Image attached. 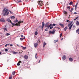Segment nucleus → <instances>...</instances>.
I'll use <instances>...</instances> for the list:
<instances>
[{"instance_id": "31", "label": "nucleus", "mask_w": 79, "mask_h": 79, "mask_svg": "<svg viewBox=\"0 0 79 79\" xmlns=\"http://www.w3.org/2000/svg\"><path fill=\"white\" fill-rule=\"evenodd\" d=\"M73 2H71L69 3V5H72V4H73Z\"/></svg>"}, {"instance_id": "56", "label": "nucleus", "mask_w": 79, "mask_h": 79, "mask_svg": "<svg viewBox=\"0 0 79 79\" xmlns=\"http://www.w3.org/2000/svg\"><path fill=\"white\" fill-rule=\"evenodd\" d=\"M1 54H2V52H0V55H1Z\"/></svg>"}, {"instance_id": "50", "label": "nucleus", "mask_w": 79, "mask_h": 79, "mask_svg": "<svg viewBox=\"0 0 79 79\" xmlns=\"http://www.w3.org/2000/svg\"><path fill=\"white\" fill-rule=\"evenodd\" d=\"M74 14H77V12H74Z\"/></svg>"}, {"instance_id": "1", "label": "nucleus", "mask_w": 79, "mask_h": 79, "mask_svg": "<svg viewBox=\"0 0 79 79\" xmlns=\"http://www.w3.org/2000/svg\"><path fill=\"white\" fill-rule=\"evenodd\" d=\"M7 21H8V22H10V23H11V24H12V27H13V26H17V25H18V24H20V22H19V23H16V24H15V23H12V22H11V20H10V18H8L7 19Z\"/></svg>"}, {"instance_id": "21", "label": "nucleus", "mask_w": 79, "mask_h": 79, "mask_svg": "<svg viewBox=\"0 0 79 79\" xmlns=\"http://www.w3.org/2000/svg\"><path fill=\"white\" fill-rule=\"evenodd\" d=\"M21 47H22L23 48V50H25V49H26V47H24L23 46H21Z\"/></svg>"}, {"instance_id": "22", "label": "nucleus", "mask_w": 79, "mask_h": 79, "mask_svg": "<svg viewBox=\"0 0 79 79\" xmlns=\"http://www.w3.org/2000/svg\"><path fill=\"white\" fill-rule=\"evenodd\" d=\"M10 18L11 19H15V17L14 16L10 17Z\"/></svg>"}, {"instance_id": "18", "label": "nucleus", "mask_w": 79, "mask_h": 79, "mask_svg": "<svg viewBox=\"0 0 79 79\" xmlns=\"http://www.w3.org/2000/svg\"><path fill=\"white\" fill-rule=\"evenodd\" d=\"M37 34H38V33L37 32V31H35V35H37Z\"/></svg>"}, {"instance_id": "39", "label": "nucleus", "mask_w": 79, "mask_h": 79, "mask_svg": "<svg viewBox=\"0 0 79 79\" xmlns=\"http://www.w3.org/2000/svg\"><path fill=\"white\" fill-rule=\"evenodd\" d=\"M55 25H56V24H53L52 25V26H55Z\"/></svg>"}, {"instance_id": "19", "label": "nucleus", "mask_w": 79, "mask_h": 79, "mask_svg": "<svg viewBox=\"0 0 79 79\" xmlns=\"http://www.w3.org/2000/svg\"><path fill=\"white\" fill-rule=\"evenodd\" d=\"M73 24H72L71 25L70 27H69V30H70V29H71V28H72V26H73Z\"/></svg>"}, {"instance_id": "46", "label": "nucleus", "mask_w": 79, "mask_h": 79, "mask_svg": "<svg viewBox=\"0 0 79 79\" xmlns=\"http://www.w3.org/2000/svg\"><path fill=\"white\" fill-rule=\"evenodd\" d=\"M73 27L74 28H75V27H76V26L75 25H73Z\"/></svg>"}, {"instance_id": "33", "label": "nucleus", "mask_w": 79, "mask_h": 79, "mask_svg": "<svg viewBox=\"0 0 79 79\" xmlns=\"http://www.w3.org/2000/svg\"><path fill=\"white\" fill-rule=\"evenodd\" d=\"M5 10H6V8H4L3 11V13H4V12L5 11Z\"/></svg>"}, {"instance_id": "47", "label": "nucleus", "mask_w": 79, "mask_h": 79, "mask_svg": "<svg viewBox=\"0 0 79 79\" xmlns=\"http://www.w3.org/2000/svg\"><path fill=\"white\" fill-rule=\"evenodd\" d=\"M77 9V7H76V6H75V10H76Z\"/></svg>"}, {"instance_id": "49", "label": "nucleus", "mask_w": 79, "mask_h": 79, "mask_svg": "<svg viewBox=\"0 0 79 79\" xmlns=\"http://www.w3.org/2000/svg\"><path fill=\"white\" fill-rule=\"evenodd\" d=\"M19 3H21V1H19Z\"/></svg>"}, {"instance_id": "3", "label": "nucleus", "mask_w": 79, "mask_h": 79, "mask_svg": "<svg viewBox=\"0 0 79 79\" xmlns=\"http://www.w3.org/2000/svg\"><path fill=\"white\" fill-rule=\"evenodd\" d=\"M18 20H17V19H16V20L14 21V23H16V24H19V22H20V24H18V25H17L16 26H18V25H19V24H21V23H23V21L21 22V21H19L18 23Z\"/></svg>"}, {"instance_id": "38", "label": "nucleus", "mask_w": 79, "mask_h": 79, "mask_svg": "<svg viewBox=\"0 0 79 79\" xmlns=\"http://www.w3.org/2000/svg\"><path fill=\"white\" fill-rule=\"evenodd\" d=\"M21 63V61H20V60L18 62V63L19 64Z\"/></svg>"}, {"instance_id": "63", "label": "nucleus", "mask_w": 79, "mask_h": 79, "mask_svg": "<svg viewBox=\"0 0 79 79\" xmlns=\"http://www.w3.org/2000/svg\"><path fill=\"white\" fill-rule=\"evenodd\" d=\"M78 34H79V32L78 33Z\"/></svg>"}, {"instance_id": "7", "label": "nucleus", "mask_w": 79, "mask_h": 79, "mask_svg": "<svg viewBox=\"0 0 79 79\" xmlns=\"http://www.w3.org/2000/svg\"><path fill=\"white\" fill-rule=\"evenodd\" d=\"M44 26H45V23H44V22H43L42 25V30L43 29V27H44Z\"/></svg>"}, {"instance_id": "5", "label": "nucleus", "mask_w": 79, "mask_h": 79, "mask_svg": "<svg viewBox=\"0 0 79 79\" xmlns=\"http://www.w3.org/2000/svg\"><path fill=\"white\" fill-rule=\"evenodd\" d=\"M0 21L1 22H3V23H5V20L4 19L2 18L0 19Z\"/></svg>"}, {"instance_id": "17", "label": "nucleus", "mask_w": 79, "mask_h": 79, "mask_svg": "<svg viewBox=\"0 0 79 79\" xmlns=\"http://www.w3.org/2000/svg\"><path fill=\"white\" fill-rule=\"evenodd\" d=\"M76 24L77 25V26H79V22H78V21H77L76 22Z\"/></svg>"}, {"instance_id": "8", "label": "nucleus", "mask_w": 79, "mask_h": 79, "mask_svg": "<svg viewBox=\"0 0 79 79\" xmlns=\"http://www.w3.org/2000/svg\"><path fill=\"white\" fill-rule=\"evenodd\" d=\"M38 45V44L37 43H35L34 44V46L35 48H36L37 47V46Z\"/></svg>"}, {"instance_id": "53", "label": "nucleus", "mask_w": 79, "mask_h": 79, "mask_svg": "<svg viewBox=\"0 0 79 79\" xmlns=\"http://www.w3.org/2000/svg\"><path fill=\"white\" fill-rule=\"evenodd\" d=\"M77 19L76 18L74 19V20L75 21V20H76Z\"/></svg>"}, {"instance_id": "26", "label": "nucleus", "mask_w": 79, "mask_h": 79, "mask_svg": "<svg viewBox=\"0 0 79 79\" xmlns=\"http://www.w3.org/2000/svg\"><path fill=\"white\" fill-rule=\"evenodd\" d=\"M67 27H66L64 29V30L65 31H66V30L67 29Z\"/></svg>"}, {"instance_id": "16", "label": "nucleus", "mask_w": 79, "mask_h": 79, "mask_svg": "<svg viewBox=\"0 0 79 79\" xmlns=\"http://www.w3.org/2000/svg\"><path fill=\"white\" fill-rule=\"evenodd\" d=\"M46 43H45V42H44V44H43V47H45V46L46 45Z\"/></svg>"}, {"instance_id": "23", "label": "nucleus", "mask_w": 79, "mask_h": 79, "mask_svg": "<svg viewBox=\"0 0 79 79\" xmlns=\"http://www.w3.org/2000/svg\"><path fill=\"white\" fill-rule=\"evenodd\" d=\"M59 24L60 26H61V27H64V25L63 24H61V23H60Z\"/></svg>"}, {"instance_id": "14", "label": "nucleus", "mask_w": 79, "mask_h": 79, "mask_svg": "<svg viewBox=\"0 0 79 79\" xmlns=\"http://www.w3.org/2000/svg\"><path fill=\"white\" fill-rule=\"evenodd\" d=\"M69 60L70 61H73V59L72 58H69Z\"/></svg>"}, {"instance_id": "6", "label": "nucleus", "mask_w": 79, "mask_h": 79, "mask_svg": "<svg viewBox=\"0 0 79 79\" xmlns=\"http://www.w3.org/2000/svg\"><path fill=\"white\" fill-rule=\"evenodd\" d=\"M50 24H49V23H47L45 25V27H47L48 28V27L49 26V25Z\"/></svg>"}, {"instance_id": "4", "label": "nucleus", "mask_w": 79, "mask_h": 79, "mask_svg": "<svg viewBox=\"0 0 79 79\" xmlns=\"http://www.w3.org/2000/svg\"><path fill=\"white\" fill-rule=\"evenodd\" d=\"M8 14H9V12H8V9H6L5 11V13L4 14V16H5L6 15H8Z\"/></svg>"}, {"instance_id": "45", "label": "nucleus", "mask_w": 79, "mask_h": 79, "mask_svg": "<svg viewBox=\"0 0 79 79\" xmlns=\"http://www.w3.org/2000/svg\"><path fill=\"white\" fill-rule=\"evenodd\" d=\"M66 21L67 22H69V20H67Z\"/></svg>"}, {"instance_id": "28", "label": "nucleus", "mask_w": 79, "mask_h": 79, "mask_svg": "<svg viewBox=\"0 0 79 79\" xmlns=\"http://www.w3.org/2000/svg\"><path fill=\"white\" fill-rule=\"evenodd\" d=\"M13 75H15V71H14L12 72Z\"/></svg>"}, {"instance_id": "9", "label": "nucleus", "mask_w": 79, "mask_h": 79, "mask_svg": "<svg viewBox=\"0 0 79 79\" xmlns=\"http://www.w3.org/2000/svg\"><path fill=\"white\" fill-rule=\"evenodd\" d=\"M72 24H73V21H72L70 23H69L68 24V27H70L71 25H72Z\"/></svg>"}, {"instance_id": "51", "label": "nucleus", "mask_w": 79, "mask_h": 79, "mask_svg": "<svg viewBox=\"0 0 79 79\" xmlns=\"http://www.w3.org/2000/svg\"><path fill=\"white\" fill-rule=\"evenodd\" d=\"M73 10H74L73 8H72L71 9V10H72V11H73Z\"/></svg>"}, {"instance_id": "44", "label": "nucleus", "mask_w": 79, "mask_h": 79, "mask_svg": "<svg viewBox=\"0 0 79 79\" xmlns=\"http://www.w3.org/2000/svg\"><path fill=\"white\" fill-rule=\"evenodd\" d=\"M37 53H36L35 54V58H36V56H37Z\"/></svg>"}, {"instance_id": "12", "label": "nucleus", "mask_w": 79, "mask_h": 79, "mask_svg": "<svg viewBox=\"0 0 79 79\" xmlns=\"http://www.w3.org/2000/svg\"><path fill=\"white\" fill-rule=\"evenodd\" d=\"M49 32L50 34H55V31H50Z\"/></svg>"}, {"instance_id": "27", "label": "nucleus", "mask_w": 79, "mask_h": 79, "mask_svg": "<svg viewBox=\"0 0 79 79\" xmlns=\"http://www.w3.org/2000/svg\"><path fill=\"white\" fill-rule=\"evenodd\" d=\"M64 14H67V12L66 11H64Z\"/></svg>"}, {"instance_id": "48", "label": "nucleus", "mask_w": 79, "mask_h": 79, "mask_svg": "<svg viewBox=\"0 0 79 79\" xmlns=\"http://www.w3.org/2000/svg\"><path fill=\"white\" fill-rule=\"evenodd\" d=\"M12 79V77H9V79Z\"/></svg>"}, {"instance_id": "54", "label": "nucleus", "mask_w": 79, "mask_h": 79, "mask_svg": "<svg viewBox=\"0 0 79 79\" xmlns=\"http://www.w3.org/2000/svg\"><path fill=\"white\" fill-rule=\"evenodd\" d=\"M77 18H78V17H76V19H77Z\"/></svg>"}, {"instance_id": "37", "label": "nucleus", "mask_w": 79, "mask_h": 79, "mask_svg": "<svg viewBox=\"0 0 79 79\" xmlns=\"http://www.w3.org/2000/svg\"><path fill=\"white\" fill-rule=\"evenodd\" d=\"M62 36V33H60V37L61 38V36Z\"/></svg>"}, {"instance_id": "42", "label": "nucleus", "mask_w": 79, "mask_h": 79, "mask_svg": "<svg viewBox=\"0 0 79 79\" xmlns=\"http://www.w3.org/2000/svg\"><path fill=\"white\" fill-rule=\"evenodd\" d=\"M45 31H48V28H46Z\"/></svg>"}, {"instance_id": "40", "label": "nucleus", "mask_w": 79, "mask_h": 79, "mask_svg": "<svg viewBox=\"0 0 79 79\" xmlns=\"http://www.w3.org/2000/svg\"><path fill=\"white\" fill-rule=\"evenodd\" d=\"M78 3H77L76 4V5H75V6H76V7H77V4H78Z\"/></svg>"}, {"instance_id": "58", "label": "nucleus", "mask_w": 79, "mask_h": 79, "mask_svg": "<svg viewBox=\"0 0 79 79\" xmlns=\"http://www.w3.org/2000/svg\"><path fill=\"white\" fill-rule=\"evenodd\" d=\"M17 46L18 47H19V45H18V44L17 45Z\"/></svg>"}, {"instance_id": "57", "label": "nucleus", "mask_w": 79, "mask_h": 79, "mask_svg": "<svg viewBox=\"0 0 79 79\" xmlns=\"http://www.w3.org/2000/svg\"><path fill=\"white\" fill-rule=\"evenodd\" d=\"M10 13H11V11H10Z\"/></svg>"}, {"instance_id": "10", "label": "nucleus", "mask_w": 79, "mask_h": 79, "mask_svg": "<svg viewBox=\"0 0 79 79\" xmlns=\"http://www.w3.org/2000/svg\"><path fill=\"white\" fill-rule=\"evenodd\" d=\"M62 59L64 61V60H66V56L65 55H64L62 57Z\"/></svg>"}, {"instance_id": "36", "label": "nucleus", "mask_w": 79, "mask_h": 79, "mask_svg": "<svg viewBox=\"0 0 79 79\" xmlns=\"http://www.w3.org/2000/svg\"><path fill=\"white\" fill-rule=\"evenodd\" d=\"M17 66H20V64H19V63H18L17 64Z\"/></svg>"}, {"instance_id": "2", "label": "nucleus", "mask_w": 79, "mask_h": 79, "mask_svg": "<svg viewBox=\"0 0 79 79\" xmlns=\"http://www.w3.org/2000/svg\"><path fill=\"white\" fill-rule=\"evenodd\" d=\"M38 3L40 7H42V6H43V5H44V2H43L42 1H39L38 2Z\"/></svg>"}, {"instance_id": "35", "label": "nucleus", "mask_w": 79, "mask_h": 79, "mask_svg": "<svg viewBox=\"0 0 79 79\" xmlns=\"http://www.w3.org/2000/svg\"><path fill=\"white\" fill-rule=\"evenodd\" d=\"M5 52H8V49H5Z\"/></svg>"}, {"instance_id": "55", "label": "nucleus", "mask_w": 79, "mask_h": 79, "mask_svg": "<svg viewBox=\"0 0 79 79\" xmlns=\"http://www.w3.org/2000/svg\"><path fill=\"white\" fill-rule=\"evenodd\" d=\"M53 31H54V32H55V30H53Z\"/></svg>"}, {"instance_id": "11", "label": "nucleus", "mask_w": 79, "mask_h": 79, "mask_svg": "<svg viewBox=\"0 0 79 79\" xmlns=\"http://www.w3.org/2000/svg\"><path fill=\"white\" fill-rule=\"evenodd\" d=\"M24 58H25V59H26V60H27V59L28 58V56L27 55H25L24 56Z\"/></svg>"}, {"instance_id": "59", "label": "nucleus", "mask_w": 79, "mask_h": 79, "mask_svg": "<svg viewBox=\"0 0 79 79\" xmlns=\"http://www.w3.org/2000/svg\"><path fill=\"white\" fill-rule=\"evenodd\" d=\"M6 27V26H5V27Z\"/></svg>"}, {"instance_id": "64", "label": "nucleus", "mask_w": 79, "mask_h": 79, "mask_svg": "<svg viewBox=\"0 0 79 79\" xmlns=\"http://www.w3.org/2000/svg\"><path fill=\"white\" fill-rule=\"evenodd\" d=\"M73 6L74 7V6Z\"/></svg>"}, {"instance_id": "52", "label": "nucleus", "mask_w": 79, "mask_h": 79, "mask_svg": "<svg viewBox=\"0 0 79 79\" xmlns=\"http://www.w3.org/2000/svg\"><path fill=\"white\" fill-rule=\"evenodd\" d=\"M10 47H11L12 46H13V44H10Z\"/></svg>"}, {"instance_id": "60", "label": "nucleus", "mask_w": 79, "mask_h": 79, "mask_svg": "<svg viewBox=\"0 0 79 79\" xmlns=\"http://www.w3.org/2000/svg\"><path fill=\"white\" fill-rule=\"evenodd\" d=\"M38 41H39V42H40V40H38Z\"/></svg>"}, {"instance_id": "32", "label": "nucleus", "mask_w": 79, "mask_h": 79, "mask_svg": "<svg viewBox=\"0 0 79 79\" xmlns=\"http://www.w3.org/2000/svg\"><path fill=\"white\" fill-rule=\"evenodd\" d=\"M68 9H69V10H70V8H71V7H70V6H68L67 7Z\"/></svg>"}, {"instance_id": "29", "label": "nucleus", "mask_w": 79, "mask_h": 79, "mask_svg": "<svg viewBox=\"0 0 79 79\" xmlns=\"http://www.w3.org/2000/svg\"><path fill=\"white\" fill-rule=\"evenodd\" d=\"M58 40H54V43H56V42H58Z\"/></svg>"}, {"instance_id": "34", "label": "nucleus", "mask_w": 79, "mask_h": 79, "mask_svg": "<svg viewBox=\"0 0 79 79\" xmlns=\"http://www.w3.org/2000/svg\"><path fill=\"white\" fill-rule=\"evenodd\" d=\"M10 45V44H6L5 45V47H6L7 46V45Z\"/></svg>"}, {"instance_id": "20", "label": "nucleus", "mask_w": 79, "mask_h": 79, "mask_svg": "<svg viewBox=\"0 0 79 79\" xmlns=\"http://www.w3.org/2000/svg\"><path fill=\"white\" fill-rule=\"evenodd\" d=\"M12 53L13 54H16L17 53H18V52L15 51H13L12 52Z\"/></svg>"}, {"instance_id": "30", "label": "nucleus", "mask_w": 79, "mask_h": 79, "mask_svg": "<svg viewBox=\"0 0 79 79\" xmlns=\"http://www.w3.org/2000/svg\"><path fill=\"white\" fill-rule=\"evenodd\" d=\"M79 31V28L77 30H76V32L77 33Z\"/></svg>"}, {"instance_id": "25", "label": "nucleus", "mask_w": 79, "mask_h": 79, "mask_svg": "<svg viewBox=\"0 0 79 79\" xmlns=\"http://www.w3.org/2000/svg\"><path fill=\"white\" fill-rule=\"evenodd\" d=\"M52 26V24H51L48 27V29H49L50 28V27H51V26Z\"/></svg>"}, {"instance_id": "13", "label": "nucleus", "mask_w": 79, "mask_h": 79, "mask_svg": "<svg viewBox=\"0 0 79 79\" xmlns=\"http://www.w3.org/2000/svg\"><path fill=\"white\" fill-rule=\"evenodd\" d=\"M3 29H4V31H8V29L6 27L3 28Z\"/></svg>"}, {"instance_id": "61", "label": "nucleus", "mask_w": 79, "mask_h": 79, "mask_svg": "<svg viewBox=\"0 0 79 79\" xmlns=\"http://www.w3.org/2000/svg\"><path fill=\"white\" fill-rule=\"evenodd\" d=\"M40 61V60L39 62Z\"/></svg>"}, {"instance_id": "62", "label": "nucleus", "mask_w": 79, "mask_h": 79, "mask_svg": "<svg viewBox=\"0 0 79 79\" xmlns=\"http://www.w3.org/2000/svg\"><path fill=\"white\" fill-rule=\"evenodd\" d=\"M37 57H36V59H37Z\"/></svg>"}, {"instance_id": "41", "label": "nucleus", "mask_w": 79, "mask_h": 79, "mask_svg": "<svg viewBox=\"0 0 79 79\" xmlns=\"http://www.w3.org/2000/svg\"><path fill=\"white\" fill-rule=\"evenodd\" d=\"M53 27H50V29H52V28H53Z\"/></svg>"}, {"instance_id": "15", "label": "nucleus", "mask_w": 79, "mask_h": 79, "mask_svg": "<svg viewBox=\"0 0 79 79\" xmlns=\"http://www.w3.org/2000/svg\"><path fill=\"white\" fill-rule=\"evenodd\" d=\"M23 37L24 38H20V40H21L22 41V40H23V39H25V36H24Z\"/></svg>"}, {"instance_id": "24", "label": "nucleus", "mask_w": 79, "mask_h": 79, "mask_svg": "<svg viewBox=\"0 0 79 79\" xmlns=\"http://www.w3.org/2000/svg\"><path fill=\"white\" fill-rule=\"evenodd\" d=\"M10 33H7L6 34V35L7 36H8V35H10Z\"/></svg>"}, {"instance_id": "43", "label": "nucleus", "mask_w": 79, "mask_h": 79, "mask_svg": "<svg viewBox=\"0 0 79 79\" xmlns=\"http://www.w3.org/2000/svg\"><path fill=\"white\" fill-rule=\"evenodd\" d=\"M21 37H23V35H21Z\"/></svg>"}]
</instances>
